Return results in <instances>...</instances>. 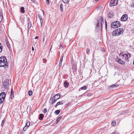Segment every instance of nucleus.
Instances as JSON below:
<instances>
[{
    "instance_id": "obj_31",
    "label": "nucleus",
    "mask_w": 134,
    "mask_h": 134,
    "mask_svg": "<svg viewBox=\"0 0 134 134\" xmlns=\"http://www.w3.org/2000/svg\"><path fill=\"white\" fill-rule=\"evenodd\" d=\"M38 17L40 19V20H41V19L42 20V18L41 16V15L40 14H38Z\"/></svg>"
},
{
    "instance_id": "obj_39",
    "label": "nucleus",
    "mask_w": 134,
    "mask_h": 134,
    "mask_svg": "<svg viewBox=\"0 0 134 134\" xmlns=\"http://www.w3.org/2000/svg\"><path fill=\"white\" fill-rule=\"evenodd\" d=\"M43 62H44V63L46 62L47 60L43 58Z\"/></svg>"
},
{
    "instance_id": "obj_30",
    "label": "nucleus",
    "mask_w": 134,
    "mask_h": 134,
    "mask_svg": "<svg viewBox=\"0 0 134 134\" xmlns=\"http://www.w3.org/2000/svg\"><path fill=\"white\" fill-rule=\"evenodd\" d=\"M126 110L123 111L121 113V115L125 114L126 113Z\"/></svg>"
},
{
    "instance_id": "obj_46",
    "label": "nucleus",
    "mask_w": 134,
    "mask_h": 134,
    "mask_svg": "<svg viewBox=\"0 0 134 134\" xmlns=\"http://www.w3.org/2000/svg\"><path fill=\"white\" fill-rule=\"evenodd\" d=\"M131 6L132 7H134V4L133 3L132 5V4Z\"/></svg>"
},
{
    "instance_id": "obj_53",
    "label": "nucleus",
    "mask_w": 134,
    "mask_h": 134,
    "mask_svg": "<svg viewBox=\"0 0 134 134\" xmlns=\"http://www.w3.org/2000/svg\"><path fill=\"white\" fill-rule=\"evenodd\" d=\"M116 73V72H115V74Z\"/></svg>"
},
{
    "instance_id": "obj_27",
    "label": "nucleus",
    "mask_w": 134,
    "mask_h": 134,
    "mask_svg": "<svg viewBox=\"0 0 134 134\" xmlns=\"http://www.w3.org/2000/svg\"><path fill=\"white\" fill-rule=\"evenodd\" d=\"M62 118V117L61 116H60L59 117V118L57 119L56 121L57 123L59 122L60 120H61V118Z\"/></svg>"
},
{
    "instance_id": "obj_36",
    "label": "nucleus",
    "mask_w": 134,
    "mask_h": 134,
    "mask_svg": "<svg viewBox=\"0 0 134 134\" xmlns=\"http://www.w3.org/2000/svg\"><path fill=\"white\" fill-rule=\"evenodd\" d=\"M112 125H115L116 124V122H113V121L111 123Z\"/></svg>"
},
{
    "instance_id": "obj_17",
    "label": "nucleus",
    "mask_w": 134,
    "mask_h": 134,
    "mask_svg": "<svg viewBox=\"0 0 134 134\" xmlns=\"http://www.w3.org/2000/svg\"><path fill=\"white\" fill-rule=\"evenodd\" d=\"M3 17V16L2 13L0 12V23L2 21Z\"/></svg>"
},
{
    "instance_id": "obj_49",
    "label": "nucleus",
    "mask_w": 134,
    "mask_h": 134,
    "mask_svg": "<svg viewBox=\"0 0 134 134\" xmlns=\"http://www.w3.org/2000/svg\"><path fill=\"white\" fill-rule=\"evenodd\" d=\"M32 51H34V49L33 47H32Z\"/></svg>"
},
{
    "instance_id": "obj_45",
    "label": "nucleus",
    "mask_w": 134,
    "mask_h": 134,
    "mask_svg": "<svg viewBox=\"0 0 134 134\" xmlns=\"http://www.w3.org/2000/svg\"><path fill=\"white\" fill-rule=\"evenodd\" d=\"M112 134H117V133L116 132H114Z\"/></svg>"
},
{
    "instance_id": "obj_7",
    "label": "nucleus",
    "mask_w": 134,
    "mask_h": 134,
    "mask_svg": "<svg viewBox=\"0 0 134 134\" xmlns=\"http://www.w3.org/2000/svg\"><path fill=\"white\" fill-rule=\"evenodd\" d=\"M118 4V0H111L110 2V6L116 5Z\"/></svg>"
},
{
    "instance_id": "obj_48",
    "label": "nucleus",
    "mask_w": 134,
    "mask_h": 134,
    "mask_svg": "<svg viewBox=\"0 0 134 134\" xmlns=\"http://www.w3.org/2000/svg\"><path fill=\"white\" fill-rule=\"evenodd\" d=\"M58 105H57V104H56V105L55 106V108H56L57 107Z\"/></svg>"
},
{
    "instance_id": "obj_40",
    "label": "nucleus",
    "mask_w": 134,
    "mask_h": 134,
    "mask_svg": "<svg viewBox=\"0 0 134 134\" xmlns=\"http://www.w3.org/2000/svg\"><path fill=\"white\" fill-rule=\"evenodd\" d=\"M62 63L60 62L59 65V67H60L62 66Z\"/></svg>"
},
{
    "instance_id": "obj_8",
    "label": "nucleus",
    "mask_w": 134,
    "mask_h": 134,
    "mask_svg": "<svg viewBox=\"0 0 134 134\" xmlns=\"http://www.w3.org/2000/svg\"><path fill=\"white\" fill-rule=\"evenodd\" d=\"M127 19V15L125 14L122 16L121 18V20L122 21H126Z\"/></svg>"
},
{
    "instance_id": "obj_50",
    "label": "nucleus",
    "mask_w": 134,
    "mask_h": 134,
    "mask_svg": "<svg viewBox=\"0 0 134 134\" xmlns=\"http://www.w3.org/2000/svg\"><path fill=\"white\" fill-rule=\"evenodd\" d=\"M7 46L8 48H9V47L10 46V45H7Z\"/></svg>"
},
{
    "instance_id": "obj_52",
    "label": "nucleus",
    "mask_w": 134,
    "mask_h": 134,
    "mask_svg": "<svg viewBox=\"0 0 134 134\" xmlns=\"http://www.w3.org/2000/svg\"><path fill=\"white\" fill-rule=\"evenodd\" d=\"M57 98H58L59 97V96H57L56 97Z\"/></svg>"
},
{
    "instance_id": "obj_34",
    "label": "nucleus",
    "mask_w": 134,
    "mask_h": 134,
    "mask_svg": "<svg viewBox=\"0 0 134 134\" xmlns=\"http://www.w3.org/2000/svg\"><path fill=\"white\" fill-rule=\"evenodd\" d=\"M40 20V22H41V27H42V24L43 23V20Z\"/></svg>"
},
{
    "instance_id": "obj_2",
    "label": "nucleus",
    "mask_w": 134,
    "mask_h": 134,
    "mask_svg": "<svg viewBox=\"0 0 134 134\" xmlns=\"http://www.w3.org/2000/svg\"><path fill=\"white\" fill-rule=\"evenodd\" d=\"M60 98V95L58 94H57L54 96L53 97L50 98V103L53 104L57 100L59 99Z\"/></svg>"
},
{
    "instance_id": "obj_51",
    "label": "nucleus",
    "mask_w": 134,
    "mask_h": 134,
    "mask_svg": "<svg viewBox=\"0 0 134 134\" xmlns=\"http://www.w3.org/2000/svg\"><path fill=\"white\" fill-rule=\"evenodd\" d=\"M96 1H99V0H95Z\"/></svg>"
},
{
    "instance_id": "obj_26",
    "label": "nucleus",
    "mask_w": 134,
    "mask_h": 134,
    "mask_svg": "<svg viewBox=\"0 0 134 134\" xmlns=\"http://www.w3.org/2000/svg\"><path fill=\"white\" fill-rule=\"evenodd\" d=\"M60 112V110H57L55 111V113H56V114L58 115L59 113Z\"/></svg>"
},
{
    "instance_id": "obj_11",
    "label": "nucleus",
    "mask_w": 134,
    "mask_h": 134,
    "mask_svg": "<svg viewBox=\"0 0 134 134\" xmlns=\"http://www.w3.org/2000/svg\"><path fill=\"white\" fill-rule=\"evenodd\" d=\"M30 124V122L29 121H28L26 122L25 126L23 128V130L24 131H25L26 129H27L29 127Z\"/></svg>"
},
{
    "instance_id": "obj_41",
    "label": "nucleus",
    "mask_w": 134,
    "mask_h": 134,
    "mask_svg": "<svg viewBox=\"0 0 134 134\" xmlns=\"http://www.w3.org/2000/svg\"><path fill=\"white\" fill-rule=\"evenodd\" d=\"M86 52H87H87H89L90 51V49L88 48H87V50H86Z\"/></svg>"
},
{
    "instance_id": "obj_22",
    "label": "nucleus",
    "mask_w": 134,
    "mask_h": 134,
    "mask_svg": "<svg viewBox=\"0 0 134 134\" xmlns=\"http://www.w3.org/2000/svg\"><path fill=\"white\" fill-rule=\"evenodd\" d=\"M3 49V46L1 43H0V53L1 52Z\"/></svg>"
},
{
    "instance_id": "obj_54",
    "label": "nucleus",
    "mask_w": 134,
    "mask_h": 134,
    "mask_svg": "<svg viewBox=\"0 0 134 134\" xmlns=\"http://www.w3.org/2000/svg\"><path fill=\"white\" fill-rule=\"evenodd\" d=\"M51 48L50 49V51H51Z\"/></svg>"
},
{
    "instance_id": "obj_4",
    "label": "nucleus",
    "mask_w": 134,
    "mask_h": 134,
    "mask_svg": "<svg viewBox=\"0 0 134 134\" xmlns=\"http://www.w3.org/2000/svg\"><path fill=\"white\" fill-rule=\"evenodd\" d=\"M103 20V18L102 17L99 20H97V25L96 26L97 27L100 28L102 27V25L104 23Z\"/></svg>"
},
{
    "instance_id": "obj_3",
    "label": "nucleus",
    "mask_w": 134,
    "mask_h": 134,
    "mask_svg": "<svg viewBox=\"0 0 134 134\" xmlns=\"http://www.w3.org/2000/svg\"><path fill=\"white\" fill-rule=\"evenodd\" d=\"M124 30L122 29L118 28L114 31L113 35L115 36H118L123 33Z\"/></svg>"
},
{
    "instance_id": "obj_14",
    "label": "nucleus",
    "mask_w": 134,
    "mask_h": 134,
    "mask_svg": "<svg viewBox=\"0 0 134 134\" xmlns=\"http://www.w3.org/2000/svg\"><path fill=\"white\" fill-rule=\"evenodd\" d=\"M32 26L31 22V21H29L28 23V30H29L31 27Z\"/></svg>"
},
{
    "instance_id": "obj_37",
    "label": "nucleus",
    "mask_w": 134,
    "mask_h": 134,
    "mask_svg": "<svg viewBox=\"0 0 134 134\" xmlns=\"http://www.w3.org/2000/svg\"><path fill=\"white\" fill-rule=\"evenodd\" d=\"M63 56H62L61 58V59H60V62L62 63V61L63 60Z\"/></svg>"
},
{
    "instance_id": "obj_23",
    "label": "nucleus",
    "mask_w": 134,
    "mask_h": 134,
    "mask_svg": "<svg viewBox=\"0 0 134 134\" xmlns=\"http://www.w3.org/2000/svg\"><path fill=\"white\" fill-rule=\"evenodd\" d=\"M87 88V87L86 85L82 87L81 88V89L82 90H85Z\"/></svg>"
},
{
    "instance_id": "obj_28",
    "label": "nucleus",
    "mask_w": 134,
    "mask_h": 134,
    "mask_svg": "<svg viewBox=\"0 0 134 134\" xmlns=\"http://www.w3.org/2000/svg\"><path fill=\"white\" fill-rule=\"evenodd\" d=\"M57 105H59L63 104V103L62 102L59 101L57 102Z\"/></svg>"
},
{
    "instance_id": "obj_42",
    "label": "nucleus",
    "mask_w": 134,
    "mask_h": 134,
    "mask_svg": "<svg viewBox=\"0 0 134 134\" xmlns=\"http://www.w3.org/2000/svg\"><path fill=\"white\" fill-rule=\"evenodd\" d=\"M63 46L62 45H60V46L59 48H63Z\"/></svg>"
},
{
    "instance_id": "obj_5",
    "label": "nucleus",
    "mask_w": 134,
    "mask_h": 134,
    "mask_svg": "<svg viewBox=\"0 0 134 134\" xmlns=\"http://www.w3.org/2000/svg\"><path fill=\"white\" fill-rule=\"evenodd\" d=\"M111 26L113 28L118 27L120 26V22L118 21L113 22L111 23Z\"/></svg>"
},
{
    "instance_id": "obj_20",
    "label": "nucleus",
    "mask_w": 134,
    "mask_h": 134,
    "mask_svg": "<svg viewBox=\"0 0 134 134\" xmlns=\"http://www.w3.org/2000/svg\"><path fill=\"white\" fill-rule=\"evenodd\" d=\"M24 9V7H21L20 10L22 13H25V11Z\"/></svg>"
},
{
    "instance_id": "obj_44",
    "label": "nucleus",
    "mask_w": 134,
    "mask_h": 134,
    "mask_svg": "<svg viewBox=\"0 0 134 134\" xmlns=\"http://www.w3.org/2000/svg\"><path fill=\"white\" fill-rule=\"evenodd\" d=\"M105 28H106V29H107V24L106 21H105Z\"/></svg>"
},
{
    "instance_id": "obj_18",
    "label": "nucleus",
    "mask_w": 134,
    "mask_h": 134,
    "mask_svg": "<svg viewBox=\"0 0 134 134\" xmlns=\"http://www.w3.org/2000/svg\"><path fill=\"white\" fill-rule=\"evenodd\" d=\"M64 87H67L69 85V83L67 82L66 81H65L64 82Z\"/></svg>"
},
{
    "instance_id": "obj_25",
    "label": "nucleus",
    "mask_w": 134,
    "mask_h": 134,
    "mask_svg": "<svg viewBox=\"0 0 134 134\" xmlns=\"http://www.w3.org/2000/svg\"><path fill=\"white\" fill-rule=\"evenodd\" d=\"M102 9V7L100 6H98L97 8V10H101Z\"/></svg>"
},
{
    "instance_id": "obj_38",
    "label": "nucleus",
    "mask_w": 134,
    "mask_h": 134,
    "mask_svg": "<svg viewBox=\"0 0 134 134\" xmlns=\"http://www.w3.org/2000/svg\"><path fill=\"white\" fill-rule=\"evenodd\" d=\"M46 3L47 4H48L49 3V0H47Z\"/></svg>"
},
{
    "instance_id": "obj_19",
    "label": "nucleus",
    "mask_w": 134,
    "mask_h": 134,
    "mask_svg": "<svg viewBox=\"0 0 134 134\" xmlns=\"http://www.w3.org/2000/svg\"><path fill=\"white\" fill-rule=\"evenodd\" d=\"M43 117L44 115L42 114H41L40 115V116L39 118V119L40 120H41L43 118Z\"/></svg>"
},
{
    "instance_id": "obj_35",
    "label": "nucleus",
    "mask_w": 134,
    "mask_h": 134,
    "mask_svg": "<svg viewBox=\"0 0 134 134\" xmlns=\"http://www.w3.org/2000/svg\"><path fill=\"white\" fill-rule=\"evenodd\" d=\"M4 120H3L2 121V124H1V126H2L3 125H4Z\"/></svg>"
},
{
    "instance_id": "obj_16",
    "label": "nucleus",
    "mask_w": 134,
    "mask_h": 134,
    "mask_svg": "<svg viewBox=\"0 0 134 134\" xmlns=\"http://www.w3.org/2000/svg\"><path fill=\"white\" fill-rule=\"evenodd\" d=\"M14 92L13 90V88H12L11 92V95L10 96V98L11 99L13 97H14Z\"/></svg>"
},
{
    "instance_id": "obj_15",
    "label": "nucleus",
    "mask_w": 134,
    "mask_h": 134,
    "mask_svg": "<svg viewBox=\"0 0 134 134\" xmlns=\"http://www.w3.org/2000/svg\"><path fill=\"white\" fill-rule=\"evenodd\" d=\"M114 15L113 12H110L108 14L109 18H112Z\"/></svg>"
},
{
    "instance_id": "obj_47",
    "label": "nucleus",
    "mask_w": 134,
    "mask_h": 134,
    "mask_svg": "<svg viewBox=\"0 0 134 134\" xmlns=\"http://www.w3.org/2000/svg\"><path fill=\"white\" fill-rule=\"evenodd\" d=\"M38 38V36H36L35 38V39H37Z\"/></svg>"
},
{
    "instance_id": "obj_43",
    "label": "nucleus",
    "mask_w": 134,
    "mask_h": 134,
    "mask_svg": "<svg viewBox=\"0 0 134 134\" xmlns=\"http://www.w3.org/2000/svg\"><path fill=\"white\" fill-rule=\"evenodd\" d=\"M74 68H73V71H74V70L75 71H76V68H75V66H74Z\"/></svg>"
},
{
    "instance_id": "obj_1",
    "label": "nucleus",
    "mask_w": 134,
    "mask_h": 134,
    "mask_svg": "<svg viewBox=\"0 0 134 134\" xmlns=\"http://www.w3.org/2000/svg\"><path fill=\"white\" fill-rule=\"evenodd\" d=\"M7 64V61L5 57L3 56L0 57V67L6 66Z\"/></svg>"
},
{
    "instance_id": "obj_6",
    "label": "nucleus",
    "mask_w": 134,
    "mask_h": 134,
    "mask_svg": "<svg viewBox=\"0 0 134 134\" xmlns=\"http://www.w3.org/2000/svg\"><path fill=\"white\" fill-rule=\"evenodd\" d=\"M9 83L8 80L5 79L3 82V86L6 88L8 87L9 85Z\"/></svg>"
},
{
    "instance_id": "obj_32",
    "label": "nucleus",
    "mask_w": 134,
    "mask_h": 134,
    "mask_svg": "<svg viewBox=\"0 0 134 134\" xmlns=\"http://www.w3.org/2000/svg\"><path fill=\"white\" fill-rule=\"evenodd\" d=\"M68 0H63V2L65 3H66L68 2Z\"/></svg>"
},
{
    "instance_id": "obj_29",
    "label": "nucleus",
    "mask_w": 134,
    "mask_h": 134,
    "mask_svg": "<svg viewBox=\"0 0 134 134\" xmlns=\"http://www.w3.org/2000/svg\"><path fill=\"white\" fill-rule=\"evenodd\" d=\"M32 93V91H29L28 92V94L29 96H31Z\"/></svg>"
},
{
    "instance_id": "obj_33",
    "label": "nucleus",
    "mask_w": 134,
    "mask_h": 134,
    "mask_svg": "<svg viewBox=\"0 0 134 134\" xmlns=\"http://www.w3.org/2000/svg\"><path fill=\"white\" fill-rule=\"evenodd\" d=\"M47 112V109L46 108H45L44 110L43 111V112L44 113H46Z\"/></svg>"
},
{
    "instance_id": "obj_24",
    "label": "nucleus",
    "mask_w": 134,
    "mask_h": 134,
    "mask_svg": "<svg viewBox=\"0 0 134 134\" xmlns=\"http://www.w3.org/2000/svg\"><path fill=\"white\" fill-rule=\"evenodd\" d=\"M4 99L0 98V104H2L3 102Z\"/></svg>"
},
{
    "instance_id": "obj_13",
    "label": "nucleus",
    "mask_w": 134,
    "mask_h": 134,
    "mask_svg": "<svg viewBox=\"0 0 134 134\" xmlns=\"http://www.w3.org/2000/svg\"><path fill=\"white\" fill-rule=\"evenodd\" d=\"M5 93L4 92H1L0 94V98L5 99Z\"/></svg>"
},
{
    "instance_id": "obj_12",
    "label": "nucleus",
    "mask_w": 134,
    "mask_h": 134,
    "mask_svg": "<svg viewBox=\"0 0 134 134\" xmlns=\"http://www.w3.org/2000/svg\"><path fill=\"white\" fill-rule=\"evenodd\" d=\"M119 85L117 84H114L112 85L109 87V88L110 89H112L114 88H115L118 87Z\"/></svg>"
},
{
    "instance_id": "obj_21",
    "label": "nucleus",
    "mask_w": 134,
    "mask_h": 134,
    "mask_svg": "<svg viewBox=\"0 0 134 134\" xmlns=\"http://www.w3.org/2000/svg\"><path fill=\"white\" fill-rule=\"evenodd\" d=\"M60 10L62 12L63 11V5L62 4H61L60 5Z\"/></svg>"
},
{
    "instance_id": "obj_10",
    "label": "nucleus",
    "mask_w": 134,
    "mask_h": 134,
    "mask_svg": "<svg viewBox=\"0 0 134 134\" xmlns=\"http://www.w3.org/2000/svg\"><path fill=\"white\" fill-rule=\"evenodd\" d=\"M116 60L119 63L121 64H125L124 61L121 60L118 57V58H116Z\"/></svg>"
},
{
    "instance_id": "obj_9",
    "label": "nucleus",
    "mask_w": 134,
    "mask_h": 134,
    "mask_svg": "<svg viewBox=\"0 0 134 134\" xmlns=\"http://www.w3.org/2000/svg\"><path fill=\"white\" fill-rule=\"evenodd\" d=\"M123 58L125 59H126V58H127L130 57L131 56L130 54L128 53H127V54H124L122 55Z\"/></svg>"
}]
</instances>
